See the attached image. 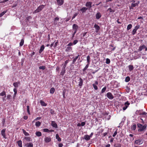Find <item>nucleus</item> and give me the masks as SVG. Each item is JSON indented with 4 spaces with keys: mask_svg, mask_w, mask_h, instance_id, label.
<instances>
[{
    "mask_svg": "<svg viewBox=\"0 0 147 147\" xmlns=\"http://www.w3.org/2000/svg\"><path fill=\"white\" fill-rule=\"evenodd\" d=\"M140 25L138 24L134 28V29H136V30L138 29H139L140 28Z\"/></svg>",
    "mask_w": 147,
    "mask_h": 147,
    "instance_id": "nucleus-48",
    "label": "nucleus"
},
{
    "mask_svg": "<svg viewBox=\"0 0 147 147\" xmlns=\"http://www.w3.org/2000/svg\"><path fill=\"white\" fill-rule=\"evenodd\" d=\"M55 91V89L54 88H52L50 90V93L51 94H53Z\"/></svg>",
    "mask_w": 147,
    "mask_h": 147,
    "instance_id": "nucleus-33",
    "label": "nucleus"
},
{
    "mask_svg": "<svg viewBox=\"0 0 147 147\" xmlns=\"http://www.w3.org/2000/svg\"><path fill=\"white\" fill-rule=\"evenodd\" d=\"M78 42V41L77 40H75L74 41L73 44L75 45Z\"/></svg>",
    "mask_w": 147,
    "mask_h": 147,
    "instance_id": "nucleus-55",
    "label": "nucleus"
},
{
    "mask_svg": "<svg viewBox=\"0 0 147 147\" xmlns=\"http://www.w3.org/2000/svg\"><path fill=\"white\" fill-rule=\"evenodd\" d=\"M78 13H75L72 17V20H73L75 18V17L78 15Z\"/></svg>",
    "mask_w": 147,
    "mask_h": 147,
    "instance_id": "nucleus-52",
    "label": "nucleus"
},
{
    "mask_svg": "<svg viewBox=\"0 0 147 147\" xmlns=\"http://www.w3.org/2000/svg\"><path fill=\"white\" fill-rule=\"evenodd\" d=\"M24 40L23 39H22L20 43V45L21 47L23 46L24 43Z\"/></svg>",
    "mask_w": 147,
    "mask_h": 147,
    "instance_id": "nucleus-42",
    "label": "nucleus"
},
{
    "mask_svg": "<svg viewBox=\"0 0 147 147\" xmlns=\"http://www.w3.org/2000/svg\"><path fill=\"white\" fill-rule=\"evenodd\" d=\"M90 56L88 55L87 57V63L88 64L90 63Z\"/></svg>",
    "mask_w": 147,
    "mask_h": 147,
    "instance_id": "nucleus-35",
    "label": "nucleus"
},
{
    "mask_svg": "<svg viewBox=\"0 0 147 147\" xmlns=\"http://www.w3.org/2000/svg\"><path fill=\"white\" fill-rule=\"evenodd\" d=\"M17 143L19 147H22V141L21 140H19L17 141Z\"/></svg>",
    "mask_w": 147,
    "mask_h": 147,
    "instance_id": "nucleus-22",
    "label": "nucleus"
},
{
    "mask_svg": "<svg viewBox=\"0 0 147 147\" xmlns=\"http://www.w3.org/2000/svg\"><path fill=\"white\" fill-rule=\"evenodd\" d=\"M129 70L130 71H132L134 68V66L132 65H129L128 66Z\"/></svg>",
    "mask_w": 147,
    "mask_h": 147,
    "instance_id": "nucleus-27",
    "label": "nucleus"
},
{
    "mask_svg": "<svg viewBox=\"0 0 147 147\" xmlns=\"http://www.w3.org/2000/svg\"><path fill=\"white\" fill-rule=\"evenodd\" d=\"M137 125L138 127L139 128L138 129V131L139 132H141L145 131L147 127V125L146 124L143 125L141 124L138 123L137 124Z\"/></svg>",
    "mask_w": 147,
    "mask_h": 147,
    "instance_id": "nucleus-1",
    "label": "nucleus"
},
{
    "mask_svg": "<svg viewBox=\"0 0 147 147\" xmlns=\"http://www.w3.org/2000/svg\"><path fill=\"white\" fill-rule=\"evenodd\" d=\"M72 28L74 32H77L79 28V26L76 24H74L72 26Z\"/></svg>",
    "mask_w": 147,
    "mask_h": 147,
    "instance_id": "nucleus-9",
    "label": "nucleus"
},
{
    "mask_svg": "<svg viewBox=\"0 0 147 147\" xmlns=\"http://www.w3.org/2000/svg\"><path fill=\"white\" fill-rule=\"evenodd\" d=\"M117 134V130H116L115 132L113 134V137H114Z\"/></svg>",
    "mask_w": 147,
    "mask_h": 147,
    "instance_id": "nucleus-58",
    "label": "nucleus"
},
{
    "mask_svg": "<svg viewBox=\"0 0 147 147\" xmlns=\"http://www.w3.org/2000/svg\"><path fill=\"white\" fill-rule=\"evenodd\" d=\"M84 139L86 140H89L90 139V136L88 135H85L84 136Z\"/></svg>",
    "mask_w": 147,
    "mask_h": 147,
    "instance_id": "nucleus-20",
    "label": "nucleus"
},
{
    "mask_svg": "<svg viewBox=\"0 0 147 147\" xmlns=\"http://www.w3.org/2000/svg\"><path fill=\"white\" fill-rule=\"evenodd\" d=\"M130 105V103L128 101H127L124 103V106L123 107V111L125 110Z\"/></svg>",
    "mask_w": 147,
    "mask_h": 147,
    "instance_id": "nucleus-10",
    "label": "nucleus"
},
{
    "mask_svg": "<svg viewBox=\"0 0 147 147\" xmlns=\"http://www.w3.org/2000/svg\"><path fill=\"white\" fill-rule=\"evenodd\" d=\"M66 70L62 69L60 73V75L63 76L65 73Z\"/></svg>",
    "mask_w": 147,
    "mask_h": 147,
    "instance_id": "nucleus-30",
    "label": "nucleus"
},
{
    "mask_svg": "<svg viewBox=\"0 0 147 147\" xmlns=\"http://www.w3.org/2000/svg\"><path fill=\"white\" fill-rule=\"evenodd\" d=\"M137 30L134 29L132 31V34L133 35H134L136 33Z\"/></svg>",
    "mask_w": 147,
    "mask_h": 147,
    "instance_id": "nucleus-54",
    "label": "nucleus"
},
{
    "mask_svg": "<svg viewBox=\"0 0 147 147\" xmlns=\"http://www.w3.org/2000/svg\"><path fill=\"white\" fill-rule=\"evenodd\" d=\"M114 45L113 44H111L109 45L110 47H111L113 48L112 49V51H114L116 49V47H114Z\"/></svg>",
    "mask_w": 147,
    "mask_h": 147,
    "instance_id": "nucleus-44",
    "label": "nucleus"
},
{
    "mask_svg": "<svg viewBox=\"0 0 147 147\" xmlns=\"http://www.w3.org/2000/svg\"><path fill=\"white\" fill-rule=\"evenodd\" d=\"M51 125L53 127L55 128H58V126L57 123L55 121H52L51 123Z\"/></svg>",
    "mask_w": 147,
    "mask_h": 147,
    "instance_id": "nucleus-18",
    "label": "nucleus"
},
{
    "mask_svg": "<svg viewBox=\"0 0 147 147\" xmlns=\"http://www.w3.org/2000/svg\"><path fill=\"white\" fill-rule=\"evenodd\" d=\"M94 27L95 28L96 30V32H98L100 29V27L99 26L96 24H95L94 25Z\"/></svg>",
    "mask_w": 147,
    "mask_h": 147,
    "instance_id": "nucleus-15",
    "label": "nucleus"
},
{
    "mask_svg": "<svg viewBox=\"0 0 147 147\" xmlns=\"http://www.w3.org/2000/svg\"><path fill=\"white\" fill-rule=\"evenodd\" d=\"M72 50V48L70 47H67L65 50V51L66 52H69L71 50Z\"/></svg>",
    "mask_w": 147,
    "mask_h": 147,
    "instance_id": "nucleus-36",
    "label": "nucleus"
},
{
    "mask_svg": "<svg viewBox=\"0 0 147 147\" xmlns=\"http://www.w3.org/2000/svg\"><path fill=\"white\" fill-rule=\"evenodd\" d=\"M41 124V123L40 121H38L36 123L35 125L36 127H39L40 125Z\"/></svg>",
    "mask_w": 147,
    "mask_h": 147,
    "instance_id": "nucleus-37",
    "label": "nucleus"
},
{
    "mask_svg": "<svg viewBox=\"0 0 147 147\" xmlns=\"http://www.w3.org/2000/svg\"><path fill=\"white\" fill-rule=\"evenodd\" d=\"M79 55H78V56L77 57H76L75 58H74L72 61V64H74V63L76 61V60L78 58V57H79Z\"/></svg>",
    "mask_w": 147,
    "mask_h": 147,
    "instance_id": "nucleus-40",
    "label": "nucleus"
},
{
    "mask_svg": "<svg viewBox=\"0 0 147 147\" xmlns=\"http://www.w3.org/2000/svg\"><path fill=\"white\" fill-rule=\"evenodd\" d=\"M79 81V86L80 87H81L83 85V80L81 78H80L78 80Z\"/></svg>",
    "mask_w": 147,
    "mask_h": 147,
    "instance_id": "nucleus-17",
    "label": "nucleus"
},
{
    "mask_svg": "<svg viewBox=\"0 0 147 147\" xmlns=\"http://www.w3.org/2000/svg\"><path fill=\"white\" fill-rule=\"evenodd\" d=\"M73 45V43H72L71 42H70L67 45V46L69 47H70V46H71Z\"/></svg>",
    "mask_w": 147,
    "mask_h": 147,
    "instance_id": "nucleus-59",
    "label": "nucleus"
},
{
    "mask_svg": "<svg viewBox=\"0 0 147 147\" xmlns=\"http://www.w3.org/2000/svg\"><path fill=\"white\" fill-rule=\"evenodd\" d=\"M130 78L129 76H127L126 77L125 79V81L126 82H128L130 80Z\"/></svg>",
    "mask_w": 147,
    "mask_h": 147,
    "instance_id": "nucleus-38",
    "label": "nucleus"
},
{
    "mask_svg": "<svg viewBox=\"0 0 147 147\" xmlns=\"http://www.w3.org/2000/svg\"><path fill=\"white\" fill-rule=\"evenodd\" d=\"M40 103L41 105L42 106L45 107L47 105V104L45 103V102L44 101L42 100H40Z\"/></svg>",
    "mask_w": 147,
    "mask_h": 147,
    "instance_id": "nucleus-24",
    "label": "nucleus"
},
{
    "mask_svg": "<svg viewBox=\"0 0 147 147\" xmlns=\"http://www.w3.org/2000/svg\"><path fill=\"white\" fill-rule=\"evenodd\" d=\"M6 129H3L1 131V135L3 136V138L5 139H6L7 137L5 134Z\"/></svg>",
    "mask_w": 147,
    "mask_h": 147,
    "instance_id": "nucleus-8",
    "label": "nucleus"
},
{
    "mask_svg": "<svg viewBox=\"0 0 147 147\" xmlns=\"http://www.w3.org/2000/svg\"><path fill=\"white\" fill-rule=\"evenodd\" d=\"M132 2L131 6L130 7V9H133V7H136L138 5V3H135V1L134 0H132Z\"/></svg>",
    "mask_w": 147,
    "mask_h": 147,
    "instance_id": "nucleus-7",
    "label": "nucleus"
},
{
    "mask_svg": "<svg viewBox=\"0 0 147 147\" xmlns=\"http://www.w3.org/2000/svg\"><path fill=\"white\" fill-rule=\"evenodd\" d=\"M22 131L24 134L25 136H28L29 135V134L26 132V131L24 129H22Z\"/></svg>",
    "mask_w": 147,
    "mask_h": 147,
    "instance_id": "nucleus-34",
    "label": "nucleus"
},
{
    "mask_svg": "<svg viewBox=\"0 0 147 147\" xmlns=\"http://www.w3.org/2000/svg\"><path fill=\"white\" fill-rule=\"evenodd\" d=\"M63 146V144L62 143H60L58 144L59 147H62Z\"/></svg>",
    "mask_w": 147,
    "mask_h": 147,
    "instance_id": "nucleus-63",
    "label": "nucleus"
},
{
    "mask_svg": "<svg viewBox=\"0 0 147 147\" xmlns=\"http://www.w3.org/2000/svg\"><path fill=\"white\" fill-rule=\"evenodd\" d=\"M27 112L29 115H30V107L29 106H27Z\"/></svg>",
    "mask_w": 147,
    "mask_h": 147,
    "instance_id": "nucleus-46",
    "label": "nucleus"
},
{
    "mask_svg": "<svg viewBox=\"0 0 147 147\" xmlns=\"http://www.w3.org/2000/svg\"><path fill=\"white\" fill-rule=\"evenodd\" d=\"M140 119L142 121L141 123L144 124V122L147 123V114H144L143 116H141Z\"/></svg>",
    "mask_w": 147,
    "mask_h": 147,
    "instance_id": "nucleus-3",
    "label": "nucleus"
},
{
    "mask_svg": "<svg viewBox=\"0 0 147 147\" xmlns=\"http://www.w3.org/2000/svg\"><path fill=\"white\" fill-rule=\"evenodd\" d=\"M59 18L58 17H56V18H55V19H54V20L55 21H59Z\"/></svg>",
    "mask_w": 147,
    "mask_h": 147,
    "instance_id": "nucleus-64",
    "label": "nucleus"
},
{
    "mask_svg": "<svg viewBox=\"0 0 147 147\" xmlns=\"http://www.w3.org/2000/svg\"><path fill=\"white\" fill-rule=\"evenodd\" d=\"M45 5H42L39 6L34 11V13H36L40 11L45 7Z\"/></svg>",
    "mask_w": 147,
    "mask_h": 147,
    "instance_id": "nucleus-2",
    "label": "nucleus"
},
{
    "mask_svg": "<svg viewBox=\"0 0 147 147\" xmlns=\"http://www.w3.org/2000/svg\"><path fill=\"white\" fill-rule=\"evenodd\" d=\"M110 62V60L108 58H107L106 59V63L107 64H109Z\"/></svg>",
    "mask_w": 147,
    "mask_h": 147,
    "instance_id": "nucleus-50",
    "label": "nucleus"
},
{
    "mask_svg": "<svg viewBox=\"0 0 147 147\" xmlns=\"http://www.w3.org/2000/svg\"><path fill=\"white\" fill-rule=\"evenodd\" d=\"M56 139L58 141H59V142L61 141V138L59 137L58 134H56Z\"/></svg>",
    "mask_w": 147,
    "mask_h": 147,
    "instance_id": "nucleus-26",
    "label": "nucleus"
},
{
    "mask_svg": "<svg viewBox=\"0 0 147 147\" xmlns=\"http://www.w3.org/2000/svg\"><path fill=\"white\" fill-rule=\"evenodd\" d=\"M106 96L110 100H112L114 98V97L112 94L110 92L107 93L106 94Z\"/></svg>",
    "mask_w": 147,
    "mask_h": 147,
    "instance_id": "nucleus-6",
    "label": "nucleus"
},
{
    "mask_svg": "<svg viewBox=\"0 0 147 147\" xmlns=\"http://www.w3.org/2000/svg\"><path fill=\"white\" fill-rule=\"evenodd\" d=\"M46 68V67L44 66H40L39 67L40 69L44 70Z\"/></svg>",
    "mask_w": 147,
    "mask_h": 147,
    "instance_id": "nucleus-47",
    "label": "nucleus"
},
{
    "mask_svg": "<svg viewBox=\"0 0 147 147\" xmlns=\"http://www.w3.org/2000/svg\"><path fill=\"white\" fill-rule=\"evenodd\" d=\"M23 118L25 120H26L28 118V117L27 116H24V117Z\"/></svg>",
    "mask_w": 147,
    "mask_h": 147,
    "instance_id": "nucleus-62",
    "label": "nucleus"
},
{
    "mask_svg": "<svg viewBox=\"0 0 147 147\" xmlns=\"http://www.w3.org/2000/svg\"><path fill=\"white\" fill-rule=\"evenodd\" d=\"M24 139L27 141H31V138L29 137H26Z\"/></svg>",
    "mask_w": 147,
    "mask_h": 147,
    "instance_id": "nucleus-45",
    "label": "nucleus"
},
{
    "mask_svg": "<svg viewBox=\"0 0 147 147\" xmlns=\"http://www.w3.org/2000/svg\"><path fill=\"white\" fill-rule=\"evenodd\" d=\"M98 84V81H94V83L92 84V86L95 90H97L98 89V86L97 85Z\"/></svg>",
    "mask_w": 147,
    "mask_h": 147,
    "instance_id": "nucleus-11",
    "label": "nucleus"
},
{
    "mask_svg": "<svg viewBox=\"0 0 147 147\" xmlns=\"http://www.w3.org/2000/svg\"><path fill=\"white\" fill-rule=\"evenodd\" d=\"M90 64H88V63H87V65H86V66H85V67H84L86 69L88 68V67H89V65Z\"/></svg>",
    "mask_w": 147,
    "mask_h": 147,
    "instance_id": "nucleus-60",
    "label": "nucleus"
},
{
    "mask_svg": "<svg viewBox=\"0 0 147 147\" xmlns=\"http://www.w3.org/2000/svg\"><path fill=\"white\" fill-rule=\"evenodd\" d=\"M136 129V125L135 124H134L131 127V129L134 131Z\"/></svg>",
    "mask_w": 147,
    "mask_h": 147,
    "instance_id": "nucleus-25",
    "label": "nucleus"
},
{
    "mask_svg": "<svg viewBox=\"0 0 147 147\" xmlns=\"http://www.w3.org/2000/svg\"><path fill=\"white\" fill-rule=\"evenodd\" d=\"M32 18V17L30 16H28L26 18V20L27 21H29V20L30 19H31Z\"/></svg>",
    "mask_w": 147,
    "mask_h": 147,
    "instance_id": "nucleus-56",
    "label": "nucleus"
},
{
    "mask_svg": "<svg viewBox=\"0 0 147 147\" xmlns=\"http://www.w3.org/2000/svg\"><path fill=\"white\" fill-rule=\"evenodd\" d=\"M69 59H68V60H66L65 62V63H64V65H65L66 66H67V63H68V62H69Z\"/></svg>",
    "mask_w": 147,
    "mask_h": 147,
    "instance_id": "nucleus-53",
    "label": "nucleus"
},
{
    "mask_svg": "<svg viewBox=\"0 0 147 147\" xmlns=\"http://www.w3.org/2000/svg\"><path fill=\"white\" fill-rule=\"evenodd\" d=\"M1 96H5V97H6V93L5 91H3L0 94Z\"/></svg>",
    "mask_w": 147,
    "mask_h": 147,
    "instance_id": "nucleus-43",
    "label": "nucleus"
},
{
    "mask_svg": "<svg viewBox=\"0 0 147 147\" xmlns=\"http://www.w3.org/2000/svg\"><path fill=\"white\" fill-rule=\"evenodd\" d=\"M36 135L38 137H40L42 136L41 133L39 131H37L35 133Z\"/></svg>",
    "mask_w": 147,
    "mask_h": 147,
    "instance_id": "nucleus-28",
    "label": "nucleus"
},
{
    "mask_svg": "<svg viewBox=\"0 0 147 147\" xmlns=\"http://www.w3.org/2000/svg\"><path fill=\"white\" fill-rule=\"evenodd\" d=\"M20 82H14L13 83V85L15 87H17L18 86V84H20Z\"/></svg>",
    "mask_w": 147,
    "mask_h": 147,
    "instance_id": "nucleus-31",
    "label": "nucleus"
},
{
    "mask_svg": "<svg viewBox=\"0 0 147 147\" xmlns=\"http://www.w3.org/2000/svg\"><path fill=\"white\" fill-rule=\"evenodd\" d=\"M43 131L44 132H49V129L47 128H44L43 129Z\"/></svg>",
    "mask_w": 147,
    "mask_h": 147,
    "instance_id": "nucleus-51",
    "label": "nucleus"
},
{
    "mask_svg": "<svg viewBox=\"0 0 147 147\" xmlns=\"http://www.w3.org/2000/svg\"><path fill=\"white\" fill-rule=\"evenodd\" d=\"M5 119H3L2 120V123L3 125H4L5 123Z\"/></svg>",
    "mask_w": 147,
    "mask_h": 147,
    "instance_id": "nucleus-61",
    "label": "nucleus"
},
{
    "mask_svg": "<svg viewBox=\"0 0 147 147\" xmlns=\"http://www.w3.org/2000/svg\"><path fill=\"white\" fill-rule=\"evenodd\" d=\"M106 89H107V87L106 86H105L103 88H102V89L101 91V93H104Z\"/></svg>",
    "mask_w": 147,
    "mask_h": 147,
    "instance_id": "nucleus-39",
    "label": "nucleus"
},
{
    "mask_svg": "<svg viewBox=\"0 0 147 147\" xmlns=\"http://www.w3.org/2000/svg\"><path fill=\"white\" fill-rule=\"evenodd\" d=\"M132 27V25L131 24H129V25H128L127 26V30H130V29H131V28Z\"/></svg>",
    "mask_w": 147,
    "mask_h": 147,
    "instance_id": "nucleus-41",
    "label": "nucleus"
},
{
    "mask_svg": "<svg viewBox=\"0 0 147 147\" xmlns=\"http://www.w3.org/2000/svg\"><path fill=\"white\" fill-rule=\"evenodd\" d=\"M57 4L59 5H62L63 3V0H57Z\"/></svg>",
    "mask_w": 147,
    "mask_h": 147,
    "instance_id": "nucleus-19",
    "label": "nucleus"
},
{
    "mask_svg": "<svg viewBox=\"0 0 147 147\" xmlns=\"http://www.w3.org/2000/svg\"><path fill=\"white\" fill-rule=\"evenodd\" d=\"M143 141L142 140H137L135 141L134 144H138V145H140L142 144Z\"/></svg>",
    "mask_w": 147,
    "mask_h": 147,
    "instance_id": "nucleus-12",
    "label": "nucleus"
},
{
    "mask_svg": "<svg viewBox=\"0 0 147 147\" xmlns=\"http://www.w3.org/2000/svg\"><path fill=\"white\" fill-rule=\"evenodd\" d=\"M33 144L31 142L27 143L26 145L27 147H33Z\"/></svg>",
    "mask_w": 147,
    "mask_h": 147,
    "instance_id": "nucleus-29",
    "label": "nucleus"
},
{
    "mask_svg": "<svg viewBox=\"0 0 147 147\" xmlns=\"http://www.w3.org/2000/svg\"><path fill=\"white\" fill-rule=\"evenodd\" d=\"M88 9V8H87L86 7H83L80 9H78V10L81 11L82 13H83L85 12Z\"/></svg>",
    "mask_w": 147,
    "mask_h": 147,
    "instance_id": "nucleus-13",
    "label": "nucleus"
},
{
    "mask_svg": "<svg viewBox=\"0 0 147 147\" xmlns=\"http://www.w3.org/2000/svg\"><path fill=\"white\" fill-rule=\"evenodd\" d=\"M109 11L110 13H113L115 11V10L112 9L111 8H109L107 10V11Z\"/></svg>",
    "mask_w": 147,
    "mask_h": 147,
    "instance_id": "nucleus-32",
    "label": "nucleus"
},
{
    "mask_svg": "<svg viewBox=\"0 0 147 147\" xmlns=\"http://www.w3.org/2000/svg\"><path fill=\"white\" fill-rule=\"evenodd\" d=\"M145 46L144 45L141 46L140 47L139 49H138V51H141L143 49H145Z\"/></svg>",
    "mask_w": 147,
    "mask_h": 147,
    "instance_id": "nucleus-23",
    "label": "nucleus"
},
{
    "mask_svg": "<svg viewBox=\"0 0 147 147\" xmlns=\"http://www.w3.org/2000/svg\"><path fill=\"white\" fill-rule=\"evenodd\" d=\"M44 49H45L44 45H42L40 47V49L39 50V53H41L42 52V51L44 50Z\"/></svg>",
    "mask_w": 147,
    "mask_h": 147,
    "instance_id": "nucleus-21",
    "label": "nucleus"
},
{
    "mask_svg": "<svg viewBox=\"0 0 147 147\" xmlns=\"http://www.w3.org/2000/svg\"><path fill=\"white\" fill-rule=\"evenodd\" d=\"M85 6L87 7V8H88V9L89 10L92 7V2L90 1L86 2Z\"/></svg>",
    "mask_w": 147,
    "mask_h": 147,
    "instance_id": "nucleus-5",
    "label": "nucleus"
},
{
    "mask_svg": "<svg viewBox=\"0 0 147 147\" xmlns=\"http://www.w3.org/2000/svg\"><path fill=\"white\" fill-rule=\"evenodd\" d=\"M86 124V123L84 122H82L81 123V126H84Z\"/></svg>",
    "mask_w": 147,
    "mask_h": 147,
    "instance_id": "nucleus-57",
    "label": "nucleus"
},
{
    "mask_svg": "<svg viewBox=\"0 0 147 147\" xmlns=\"http://www.w3.org/2000/svg\"><path fill=\"white\" fill-rule=\"evenodd\" d=\"M101 17V15L100 13L98 12L97 13L96 15V19L97 20L99 19Z\"/></svg>",
    "mask_w": 147,
    "mask_h": 147,
    "instance_id": "nucleus-16",
    "label": "nucleus"
},
{
    "mask_svg": "<svg viewBox=\"0 0 147 147\" xmlns=\"http://www.w3.org/2000/svg\"><path fill=\"white\" fill-rule=\"evenodd\" d=\"M136 113L138 115H142L143 116L144 114H147V113L144 112L142 110H137L136 111Z\"/></svg>",
    "mask_w": 147,
    "mask_h": 147,
    "instance_id": "nucleus-4",
    "label": "nucleus"
},
{
    "mask_svg": "<svg viewBox=\"0 0 147 147\" xmlns=\"http://www.w3.org/2000/svg\"><path fill=\"white\" fill-rule=\"evenodd\" d=\"M51 140V139L50 137H46L45 138V141L46 143L50 142Z\"/></svg>",
    "mask_w": 147,
    "mask_h": 147,
    "instance_id": "nucleus-14",
    "label": "nucleus"
},
{
    "mask_svg": "<svg viewBox=\"0 0 147 147\" xmlns=\"http://www.w3.org/2000/svg\"><path fill=\"white\" fill-rule=\"evenodd\" d=\"M6 12V11H4L0 13V18L2 17Z\"/></svg>",
    "mask_w": 147,
    "mask_h": 147,
    "instance_id": "nucleus-49",
    "label": "nucleus"
}]
</instances>
